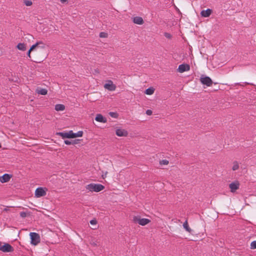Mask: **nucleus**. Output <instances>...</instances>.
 <instances>
[{
    "mask_svg": "<svg viewBox=\"0 0 256 256\" xmlns=\"http://www.w3.org/2000/svg\"><path fill=\"white\" fill-rule=\"evenodd\" d=\"M57 135L60 136L62 138H75L77 137H82L83 134L82 131H78L76 133H74L72 130H70L68 132H58Z\"/></svg>",
    "mask_w": 256,
    "mask_h": 256,
    "instance_id": "nucleus-1",
    "label": "nucleus"
},
{
    "mask_svg": "<svg viewBox=\"0 0 256 256\" xmlns=\"http://www.w3.org/2000/svg\"><path fill=\"white\" fill-rule=\"evenodd\" d=\"M88 192H99L104 189V186L101 184H90L86 186Z\"/></svg>",
    "mask_w": 256,
    "mask_h": 256,
    "instance_id": "nucleus-2",
    "label": "nucleus"
},
{
    "mask_svg": "<svg viewBox=\"0 0 256 256\" xmlns=\"http://www.w3.org/2000/svg\"><path fill=\"white\" fill-rule=\"evenodd\" d=\"M45 48V44H44V42H42L40 41V42H37L36 44H33L31 46L30 49L28 50V53H27L28 56L30 58H31V56H30L31 52L36 50V48Z\"/></svg>",
    "mask_w": 256,
    "mask_h": 256,
    "instance_id": "nucleus-3",
    "label": "nucleus"
},
{
    "mask_svg": "<svg viewBox=\"0 0 256 256\" xmlns=\"http://www.w3.org/2000/svg\"><path fill=\"white\" fill-rule=\"evenodd\" d=\"M133 221L135 223H138L141 226H145L150 222V220L148 218H140L136 216L133 217Z\"/></svg>",
    "mask_w": 256,
    "mask_h": 256,
    "instance_id": "nucleus-4",
    "label": "nucleus"
},
{
    "mask_svg": "<svg viewBox=\"0 0 256 256\" xmlns=\"http://www.w3.org/2000/svg\"><path fill=\"white\" fill-rule=\"evenodd\" d=\"M0 250L4 252H12L14 248L9 244L4 243V245L0 244Z\"/></svg>",
    "mask_w": 256,
    "mask_h": 256,
    "instance_id": "nucleus-5",
    "label": "nucleus"
},
{
    "mask_svg": "<svg viewBox=\"0 0 256 256\" xmlns=\"http://www.w3.org/2000/svg\"><path fill=\"white\" fill-rule=\"evenodd\" d=\"M30 236L31 239V243L36 246L40 242V237L37 233L30 232Z\"/></svg>",
    "mask_w": 256,
    "mask_h": 256,
    "instance_id": "nucleus-6",
    "label": "nucleus"
},
{
    "mask_svg": "<svg viewBox=\"0 0 256 256\" xmlns=\"http://www.w3.org/2000/svg\"><path fill=\"white\" fill-rule=\"evenodd\" d=\"M200 82L202 84L206 85L207 86H210L212 84V80L208 76H202L200 78Z\"/></svg>",
    "mask_w": 256,
    "mask_h": 256,
    "instance_id": "nucleus-7",
    "label": "nucleus"
},
{
    "mask_svg": "<svg viewBox=\"0 0 256 256\" xmlns=\"http://www.w3.org/2000/svg\"><path fill=\"white\" fill-rule=\"evenodd\" d=\"M46 194V188L40 187L36 189L35 191V196L37 198L44 196Z\"/></svg>",
    "mask_w": 256,
    "mask_h": 256,
    "instance_id": "nucleus-8",
    "label": "nucleus"
},
{
    "mask_svg": "<svg viewBox=\"0 0 256 256\" xmlns=\"http://www.w3.org/2000/svg\"><path fill=\"white\" fill-rule=\"evenodd\" d=\"M104 88L110 91H114L116 88V86L114 84L112 80H108L107 83L104 85Z\"/></svg>",
    "mask_w": 256,
    "mask_h": 256,
    "instance_id": "nucleus-9",
    "label": "nucleus"
},
{
    "mask_svg": "<svg viewBox=\"0 0 256 256\" xmlns=\"http://www.w3.org/2000/svg\"><path fill=\"white\" fill-rule=\"evenodd\" d=\"M190 69V66L188 64H180L178 66V72H180V73H182V72H186V71L189 70Z\"/></svg>",
    "mask_w": 256,
    "mask_h": 256,
    "instance_id": "nucleus-10",
    "label": "nucleus"
},
{
    "mask_svg": "<svg viewBox=\"0 0 256 256\" xmlns=\"http://www.w3.org/2000/svg\"><path fill=\"white\" fill-rule=\"evenodd\" d=\"M11 178V175L5 174L3 176H0V182L2 183L6 182L10 180Z\"/></svg>",
    "mask_w": 256,
    "mask_h": 256,
    "instance_id": "nucleus-11",
    "label": "nucleus"
},
{
    "mask_svg": "<svg viewBox=\"0 0 256 256\" xmlns=\"http://www.w3.org/2000/svg\"><path fill=\"white\" fill-rule=\"evenodd\" d=\"M116 134L118 136H126L128 135V132L126 130L120 128L116 130Z\"/></svg>",
    "mask_w": 256,
    "mask_h": 256,
    "instance_id": "nucleus-12",
    "label": "nucleus"
},
{
    "mask_svg": "<svg viewBox=\"0 0 256 256\" xmlns=\"http://www.w3.org/2000/svg\"><path fill=\"white\" fill-rule=\"evenodd\" d=\"M229 187L232 192H234L239 188V183L238 182H234L230 184Z\"/></svg>",
    "mask_w": 256,
    "mask_h": 256,
    "instance_id": "nucleus-13",
    "label": "nucleus"
},
{
    "mask_svg": "<svg viewBox=\"0 0 256 256\" xmlns=\"http://www.w3.org/2000/svg\"><path fill=\"white\" fill-rule=\"evenodd\" d=\"M212 13V10L208 8L206 10H202L200 12V14L202 17L207 18Z\"/></svg>",
    "mask_w": 256,
    "mask_h": 256,
    "instance_id": "nucleus-14",
    "label": "nucleus"
},
{
    "mask_svg": "<svg viewBox=\"0 0 256 256\" xmlns=\"http://www.w3.org/2000/svg\"><path fill=\"white\" fill-rule=\"evenodd\" d=\"M95 120L97 122L106 123L107 122L106 118L104 117L101 114H96Z\"/></svg>",
    "mask_w": 256,
    "mask_h": 256,
    "instance_id": "nucleus-15",
    "label": "nucleus"
},
{
    "mask_svg": "<svg viewBox=\"0 0 256 256\" xmlns=\"http://www.w3.org/2000/svg\"><path fill=\"white\" fill-rule=\"evenodd\" d=\"M132 21L134 24L140 25L142 24L144 22L142 18L140 16H136L133 18Z\"/></svg>",
    "mask_w": 256,
    "mask_h": 256,
    "instance_id": "nucleus-16",
    "label": "nucleus"
},
{
    "mask_svg": "<svg viewBox=\"0 0 256 256\" xmlns=\"http://www.w3.org/2000/svg\"><path fill=\"white\" fill-rule=\"evenodd\" d=\"M36 92L41 95H46L48 93V90L46 88H37Z\"/></svg>",
    "mask_w": 256,
    "mask_h": 256,
    "instance_id": "nucleus-17",
    "label": "nucleus"
},
{
    "mask_svg": "<svg viewBox=\"0 0 256 256\" xmlns=\"http://www.w3.org/2000/svg\"><path fill=\"white\" fill-rule=\"evenodd\" d=\"M16 48L18 50H22V51H25L26 49V44H24V43H19L17 45Z\"/></svg>",
    "mask_w": 256,
    "mask_h": 256,
    "instance_id": "nucleus-18",
    "label": "nucleus"
},
{
    "mask_svg": "<svg viewBox=\"0 0 256 256\" xmlns=\"http://www.w3.org/2000/svg\"><path fill=\"white\" fill-rule=\"evenodd\" d=\"M64 106L62 104H57L55 106V110L56 111H62L64 110Z\"/></svg>",
    "mask_w": 256,
    "mask_h": 256,
    "instance_id": "nucleus-19",
    "label": "nucleus"
},
{
    "mask_svg": "<svg viewBox=\"0 0 256 256\" xmlns=\"http://www.w3.org/2000/svg\"><path fill=\"white\" fill-rule=\"evenodd\" d=\"M154 89L152 87L147 88L145 91V94L148 95H151L154 94Z\"/></svg>",
    "mask_w": 256,
    "mask_h": 256,
    "instance_id": "nucleus-20",
    "label": "nucleus"
},
{
    "mask_svg": "<svg viewBox=\"0 0 256 256\" xmlns=\"http://www.w3.org/2000/svg\"><path fill=\"white\" fill-rule=\"evenodd\" d=\"M184 228L188 232H190L192 231L191 228L189 227L188 221L186 220L183 224Z\"/></svg>",
    "mask_w": 256,
    "mask_h": 256,
    "instance_id": "nucleus-21",
    "label": "nucleus"
},
{
    "mask_svg": "<svg viewBox=\"0 0 256 256\" xmlns=\"http://www.w3.org/2000/svg\"><path fill=\"white\" fill-rule=\"evenodd\" d=\"M239 168V164L237 161H234L233 162V166L232 167V170H236Z\"/></svg>",
    "mask_w": 256,
    "mask_h": 256,
    "instance_id": "nucleus-22",
    "label": "nucleus"
},
{
    "mask_svg": "<svg viewBox=\"0 0 256 256\" xmlns=\"http://www.w3.org/2000/svg\"><path fill=\"white\" fill-rule=\"evenodd\" d=\"M20 216L22 218H24L26 217L27 216H30V212H20Z\"/></svg>",
    "mask_w": 256,
    "mask_h": 256,
    "instance_id": "nucleus-23",
    "label": "nucleus"
},
{
    "mask_svg": "<svg viewBox=\"0 0 256 256\" xmlns=\"http://www.w3.org/2000/svg\"><path fill=\"white\" fill-rule=\"evenodd\" d=\"M109 114L110 116L114 118H116L118 116V114L116 112H110Z\"/></svg>",
    "mask_w": 256,
    "mask_h": 256,
    "instance_id": "nucleus-24",
    "label": "nucleus"
},
{
    "mask_svg": "<svg viewBox=\"0 0 256 256\" xmlns=\"http://www.w3.org/2000/svg\"><path fill=\"white\" fill-rule=\"evenodd\" d=\"M251 249H256V240L252 242L250 244Z\"/></svg>",
    "mask_w": 256,
    "mask_h": 256,
    "instance_id": "nucleus-25",
    "label": "nucleus"
},
{
    "mask_svg": "<svg viewBox=\"0 0 256 256\" xmlns=\"http://www.w3.org/2000/svg\"><path fill=\"white\" fill-rule=\"evenodd\" d=\"M24 2L26 6H30L32 4V1L30 0H24Z\"/></svg>",
    "mask_w": 256,
    "mask_h": 256,
    "instance_id": "nucleus-26",
    "label": "nucleus"
},
{
    "mask_svg": "<svg viewBox=\"0 0 256 256\" xmlns=\"http://www.w3.org/2000/svg\"><path fill=\"white\" fill-rule=\"evenodd\" d=\"M160 164L161 165H162V164L167 165L168 164V161L166 160H163L160 162Z\"/></svg>",
    "mask_w": 256,
    "mask_h": 256,
    "instance_id": "nucleus-27",
    "label": "nucleus"
},
{
    "mask_svg": "<svg viewBox=\"0 0 256 256\" xmlns=\"http://www.w3.org/2000/svg\"><path fill=\"white\" fill-rule=\"evenodd\" d=\"M100 38H106L108 36V34L104 32H101L100 34Z\"/></svg>",
    "mask_w": 256,
    "mask_h": 256,
    "instance_id": "nucleus-28",
    "label": "nucleus"
},
{
    "mask_svg": "<svg viewBox=\"0 0 256 256\" xmlns=\"http://www.w3.org/2000/svg\"><path fill=\"white\" fill-rule=\"evenodd\" d=\"M164 36L170 39L172 38V35L170 33L165 32Z\"/></svg>",
    "mask_w": 256,
    "mask_h": 256,
    "instance_id": "nucleus-29",
    "label": "nucleus"
},
{
    "mask_svg": "<svg viewBox=\"0 0 256 256\" xmlns=\"http://www.w3.org/2000/svg\"><path fill=\"white\" fill-rule=\"evenodd\" d=\"M64 142L66 144L68 145L72 144V143H74L73 142H72V141H70L68 140H65Z\"/></svg>",
    "mask_w": 256,
    "mask_h": 256,
    "instance_id": "nucleus-30",
    "label": "nucleus"
},
{
    "mask_svg": "<svg viewBox=\"0 0 256 256\" xmlns=\"http://www.w3.org/2000/svg\"><path fill=\"white\" fill-rule=\"evenodd\" d=\"M152 111L150 110H148L146 111V114L148 116H150L152 114Z\"/></svg>",
    "mask_w": 256,
    "mask_h": 256,
    "instance_id": "nucleus-31",
    "label": "nucleus"
},
{
    "mask_svg": "<svg viewBox=\"0 0 256 256\" xmlns=\"http://www.w3.org/2000/svg\"><path fill=\"white\" fill-rule=\"evenodd\" d=\"M90 224H96V220H92L90 221Z\"/></svg>",
    "mask_w": 256,
    "mask_h": 256,
    "instance_id": "nucleus-32",
    "label": "nucleus"
},
{
    "mask_svg": "<svg viewBox=\"0 0 256 256\" xmlns=\"http://www.w3.org/2000/svg\"><path fill=\"white\" fill-rule=\"evenodd\" d=\"M79 141H80L79 140H72V142H74V143H72V144H77L78 143Z\"/></svg>",
    "mask_w": 256,
    "mask_h": 256,
    "instance_id": "nucleus-33",
    "label": "nucleus"
},
{
    "mask_svg": "<svg viewBox=\"0 0 256 256\" xmlns=\"http://www.w3.org/2000/svg\"><path fill=\"white\" fill-rule=\"evenodd\" d=\"M60 1L62 3H64L67 2V0H60Z\"/></svg>",
    "mask_w": 256,
    "mask_h": 256,
    "instance_id": "nucleus-34",
    "label": "nucleus"
},
{
    "mask_svg": "<svg viewBox=\"0 0 256 256\" xmlns=\"http://www.w3.org/2000/svg\"><path fill=\"white\" fill-rule=\"evenodd\" d=\"M8 209L7 208H5L4 210V211H8Z\"/></svg>",
    "mask_w": 256,
    "mask_h": 256,
    "instance_id": "nucleus-35",
    "label": "nucleus"
},
{
    "mask_svg": "<svg viewBox=\"0 0 256 256\" xmlns=\"http://www.w3.org/2000/svg\"><path fill=\"white\" fill-rule=\"evenodd\" d=\"M106 174H108V172H106V174H105V175L102 176V177L104 178V176H106Z\"/></svg>",
    "mask_w": 256,
    "mask_h": 256,
    "instance_id": "nucleus-36",
    "label": "nucleus"
},
{
    "mask_svg": "<svg viewBox=\"0 0 256 256\" xmlns=\"http://www.w3.org/2000/svg\"><path fill=\"white\" fill-rule=\"evenodd\" d=\"M106 174H108V172H106V174H105V175L102 176V177L104 178V176H106Z\"/></svg>",
    "mask_w": 256,
    "mask_h": 256,
    "instance_id": "nucleus-37",
    "label": "nucleus"
},
{
    "mask_svg": "<svg viewBox=\"0 0 256 256\" xmlns=\"http://www.w3.org/2000/svg\"><path fill=\"white\" fill-rule=\"evenodd\" d=\"M106 174H108V172H106V174H105V175L102 176V177L104 178V176H106Z\"/></svg>",
    "mask_w": 256,
    "mask_h": 256,
    "instance_id": "nucleus-38",
    "label": "nucleus"
},
{
    "mask_svg": "<svg viewBox=\"0 0 256 256\" xmlns=\"http://www.w3.org/2000/svg\"><path fill=\"white\" fill-rule=\"evenodd\" d=\"M106 174H108V172H106V174H105V175L102 176V177L104 178V176H106Z\"/></svg>",
    "mask_w": 256,
    "mask_h": 256,
    "instance_id": "nucleus-39",
    "label": "nucleus"
}]
</instances>
